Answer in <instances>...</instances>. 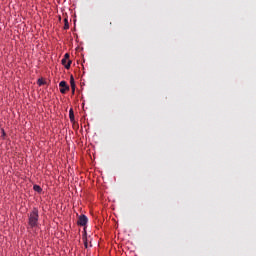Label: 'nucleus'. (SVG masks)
<instances>
[{
  "label": "nucleus",
  "mask_w": 256,
  "mask_h": 256,
  "mask_svg": "<svg viewBox=\"0 0 256 256\" xmlns=\"http://www.w3.org/2000/svg\"><path fill=\"white\" fill-rule=\"evenodd\" d=\"M82 240L84 242L85 249H88L89 245H88V239H87V235L86 234L83 235Z\"/></svg>",
  "instance_id": "6e6552de"
},
{
  "label": "nucleus",
  "mask_w": 256,
  "mask_h": 256,
  "mask_svg": "<svg viewBox=\"0 0 256 256\" xmlns=\"http://www.w3.org/2000/svg\"><path fill=\"white\" fill-rule=\"evenodd\" d=\"M88 217L84 214H81L78 218L77 224L81 227H85L88 224Z\"/></svg>",
  "instance_id": "7ed1b4c3"
},
{
  "label": "nucleus",
  "mask_w": 256,
  "mask_h": 256,
  "mask_svg": "<svg viewBox=\"0 0 256 256\" xmlns=\"http://www.w3.org/2000/svg\"><path fill=\"white\" fill-rule=\"evenodd\" d=\"M70 59V54L66 53L64 55V59L61 60V64L65 67V69H70L71 65H72V60Z\"/></svg>",
  "instance_id": "f03ea898"
},
{
  "label": "nucleus",
  "mask_w": 256,
  "mask_h": 256,
  "mask_svg": "<svg viewBox=\"0 0 256 256\" xmlns=\"http://www.w3.org/2000/svg\"><path fill=\"white\" fill-rule=\"evenodd\" d=\"M28 225L31 229L39 226V209L34 207L28 215Z\"/></svg>",
  "instance_id": "f257e3e1"
},
{
  "label": "nucleus",
  "mask_w": 256,
  "mask_h": 256,
  "mask_svg": "<svg viewBox=\"0 0 256 256\" xmlns=\"http://www.w3.org/2000/svg\"><path fill=\"white\" fill-rule=\"evenodd\" d=\"M69 119H70V122L72 123L75 121V114L73 109L69 110Z\"/></svg>",
  "instance_id": "423d86ee"
},
{
  "label": "nucleus",
  "mask_w": 256,
  "mask_h": 256,
  "mask_svg": "<svg viewBox=\"0 0 256 256\" xmlns=\"http://www.w3.org/2000/svg\"><path fill=\"white\" fill-rule=\"evenodd\" d=\"M59 87H62V88L60 89V93H61V94H66V92L70 90V86L67 85V82H66V81H61V82L59 83Z\"/></svg>",
  "instance_id": "20e7f679"
},
{
  "label": "nucleus",
  "mask_w": 256,
  "mask_h": 256,
  "mask_svg": "<svg viewBox=\"0 0 256 256\" xmlns=\"http://www.w3.org/2000/svg\"><path fill=\"white\" fill-rule=\"evenodd\" d=\"M33 190L37 193H42L43 192L42 187L40 185H37V184L33 185Z\"/></svg>",
  "instance_id": "0eeeda50"
},
{
  "label": "nucleus",
  "mask_w": 256,
  "mask_h": 256,
  "mask_svg": "<svg viewBox=\"0 0 256 256\" xmlns=\"http://www.w3.org/2000/svg\"><path fill=\"white\" fill-rule=\"evenodd\" d=\"M2 136L5 137L6 136V132L4 129H2Z\"/></svg>",
  "instance_id": "9d476101"
},
{
  "label": "nucleus",
  "mask_w": 256,
  "mask_h": 256,
  "mask_svg": "<svg viewBox=\"0 0 256 256\" xmlns=\"http://www.w3.org/2000/svg\"><path fill=\"white\" fill-rule=\"evenodd\" d=\"M64 29L67 30V29H70V25H69V21L67 18L64 19Z\"/></svg>",
  "instance_id": "1a4fd4ad"
},
{
  "label": "nucleus",
  "mask_w": 256,
  "mask_h": 256,
  "mask_svg": "<svg viewBox=\"0 0 256 256\" xmlns=\"http://www.w3.org/2000/svg\"><path fill=\"white\" fill-rule=\"evenodd\" d=\"M43 84V81L42 80H38V85H42Z\"/></svg>",
  "instance_id": "9b49d317"
},
{
  "label": "nucleus",
  "mask_w": 256,
  "mask_h": 256,
  "mask_svg": "<svg viewBox=\"0 0 256 256\" xmlns=\"http://www.w3.org/2000/svg\"><path fill=\"white\" fill-rule=\"evenodd\" d=\"M70 87H71L72 93L75 94L76 82H75V78L73 75L70 77Z\"/></svg>",
  "instance_id": "39448f33"
}]
</instances>
